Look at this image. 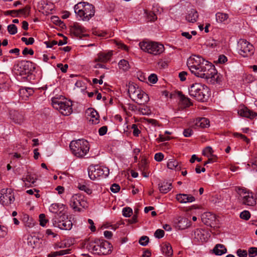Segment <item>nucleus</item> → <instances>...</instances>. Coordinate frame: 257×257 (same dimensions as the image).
<instances>
[{"instance_id":"nucleus-21","label":"nucleus","mask_w":257,"mask_h":257,"mask_svg":"<svg viewBox=\"0 0 257 257\" xmlns=\"http://www.w3.org/2000/svg\"><path fill=\"white\" fill-rule=\"evenodd\" d=\"M177 225L179 229H185L191 225V221L186 217H179Z\"/></svg>"},{"instance_id":"nucleus-33","label":"nucleus","mask_w":257,"mask_h":257,"mask_svg":"<svg viewBox=\"0 0 257 257\" xmlns=\"http://www.w3.org/2000/svg\"><path fill=\"white\" fill-rule=\"evenodd\" d=\"M213 151L211 147H207L205 148L203 151L202 154L207 157H210L213 155Z\"/></svg>"},{"instance_id":"nucleus-20","label":"nucleus","mask_w":257,"mask_h":257,"mask_svg":"<svg viewBox=\"0 0 257 257\" xmlns=\"http://www.w3.org/2000/svg\"><path fill=\"white\" fill-rule=\"evenodd\" d=\"M176 198L181 203L192 202L195 200L194 197L191 195L186 194H177Z\"/></svg>"},{"instance_id":"nucleus-58","label":"nucleus","mask_w":257,"mask_h":257,"mask_svg":"<svg viewBox=\"0 0 257 257\" xmlns=\"http://www.w3.org/2000/svg\"><path fill=\"white\" fill-rule=\"evenodd\" d=\"M192 134L193 131L190 128L185 129L183 132V135L185 137H189L192 135Z\"/></svg>"},{"instance_id":"nucleus-52","label":"nucleus","mask_w":257,"mask_h":257,"mask_svg":"<svg viewBox=\"0 0 257 257\" xmlns=\"http://www.w3.org/2000/svg\"><path fill=\"white\" fill-rule=\"evenodd\" d=\"M155 160L157 162H161L164 158V155L162 153H156L154 157Z\"/></svg>"},{"instance_id":"nucleus-12","label":"nucleus","mask_w":257,"mask_h":257,"mask_svg":"<svg viewBox=\"0 0 257 257\" xmlns=\"http://www.w3.org/2000/svg\"><path fill=\"white\" fill-rule=\"evenodd\" d=\"M87 203L84 199V196L80 194L73 195L70 201V205L75 211H80V207L85 208L87 207Z\"/></svg>"},{"instance_id":"nucleus-19","label":"nucleus","mask_w":257,"mask_h":257,"mask_svg":"<svg viewBox=\"0 0 257 257\" xmlns=\"http://www.w3.org/2000/svg\"><path fill=\"white\" fill-rule=\"evenodd\" d=\"M11 119L13 120V121L17 124H22L24 120L23 115L16 110H11L10 112Z\"/></svg>"},{"instance_id":"nucleus-18","label":"nucleus","mask_w":257,"mask_h":257,"mask_svg":"<svg viewBox=\"0 0 257 257\" xmlns=\"http://www.w3.org/2000/svg\"><path fill=\"white\" fill-rule=\"evenodd\" d=\"M71 30V32L77 37L81 38L82 36H86V35L83 34V33L86 32V29L82 26L77 23H75L73 24Z\"/></svg>"},{"instance_id":"nucleus-9","label":"nucleus","mask_w":257,"mask_h":257,"mask_svg":"<svg viewBox=\"0 0 257 257\" xmlns=\"http://www.w3.org/2000/svg\"><path fill=\"white\" fill-rule=\"evenodd\" d=\"M235 190L238 194L239 201L245 205L254 206L256 204V200L251 192L247 191L245 189L237 187Z\"/></svg>"},{"instance_id":"nucleus-6","label":"nucleus","mask_w":257,"mask_h":257,"mask_svg":"<svg viewBox=\"0 0 257 257\" xmlns=\"http://www.w3.org/2000/svg\"><path fill=\"white\" fill-rule=\"evenodd\" d=\"M209 89L205 85L195 83L189 88V95L197 100L204 101L207 99Z\"/></svg>"},{"instance_id":"nucleus-46","label":"nucleus","mask_w":257,"mask_h":257,"mask_svg":"<svg viewBox=\"0 0 257 257\" xmlns=\"http://www.w3.org/2000/svg\"><path fill=\"white\" fill-rule=\"evenodd\" d=\"M165 232L163 230L158 229H157L154 234L155 236L158 238H161L164 236Z\"/></svg>"},{"instance_id":"nucleus-54","label":"nucleus","mask_w":257,"mask_h":257,"mask_svg":"<svg viewBox=\"0 0 257 257\" xmlns=\"http://www.w3.org/2000/svg\"><path fill=\"white\" fill-rule=\"evenodd\" d=\"M107 131V126H103L99 129L98 133L100 136H103L106 134Z\"/></svg>"},{"instance_id":"nucleus-44","label":"nucleus","mask_w":257,"mask_h":257,"mask_svg":"<svg viewBox=\"0 0 257 257\" xmlns=\"http://www.w3.org/2000/svg\"><path fill=\"white\" fill-rule=\"evenodd\" d=\"M21 40L27 45H32L35 41L34 39L32 37H30L28 39L26 37H22Z\"/></svg>"},{"instance_id":"nucleus-1","label":"nucleus","mask_w":257,"mask_h":257,"mask_svg":"<svg viewBox=\"0 0 257 257\" xmlns=\"http://www.w3.org/2000/svg\"><path fill=\"white\" fill-rule=\"evenodd\" d=\"M187 65L196 76L205 79L211 83L219 82V76L214 66L202 57L193 55L188 59Z\"/></svg>"},{"instance_id":"nucleus-22","label":"nucleus","mask_w":257,"mask_h":257,"mask_svg":"<svg viewBox=\"0 0 257 257\" xmlns=\"http://www.w3.org/2000/svg\"><path fill=\"white\" fill-rule=\"evenodd\" d=\"M198 18V14L196 10L191 9L188 11L186 16V20L190 23H195Z\"/></svg>"},{"instance_id":"nucleus-2","label":"nucleus","mask_w":257,"mask_h":257,"mask_svg":"<svg viewBox=\"0 0 257 257\" xmlns=\"http://www.w3.org/2000/svg\"><path fill=\"white\" fill-rule=\"evenodd\" d=\"M111 247L109 242L98 239L85 240L83 244L84 248H86L93 253L99 255L109 254L111 252Z\"/></svg>"},{"instance_id":"nucleus-42","label":"nucleus","mask_w":257,"mask_h":257,"mask_svg":"<svg viewBox=\"0 0 257 257\" xmlns=\"http://www.w3.org/2000/svg\"><path fill=\"white\" fill-rule=\"evenodd\" d=\"M114 43L117 46L118 48H120L127 51L128 50L127 46L124 45L120 41L114 40Z\"/></svg>"},{"instance_id":"nucleus-56","label":"nucleus","mask_w":257,"mask_h":257,"mask_svg":"<svg viewBox=\"0 0 257 257\" xmlns=\"http://www.w3.org/2000/svg\"><path fill=\"white\" fill-rule=\"evenodd\" d=\"M187 73L186 71H182L179 73V77L181 81H184L186 80V76Z\"/></svg>"},{"instance_id":"nucleus-62","label":"nucleus","mask_w":257,"mask_h":257,"mask_svg":"<svg viewBox=\"0 0 257 257\" xmlns=\"http://www.w3.org/2000/svg\"><path fill=\"white\" fill-rule=\"evenodd\" d=\"M234 136L236 137H240L247 143L249 142V140L243 135L236 133L234 134Z\"/></svg>"},{"instance_id":"nucleus-43","label":"nucleus","mask_w":257,"mask_h":257,"mask_svg":"<svg viewBox=\"0 0 257 257\" xmlns=\"http://www.w3.org/2000/svg\"><path fill=\"white\" fill-rule=\"evenodd\" d=\"M8 233L7 228L0 225V238L5 237Z\"/></svg>"},{"instance_id":"nucleus-32","label":"nucleus","mask_w":257,"mask_h":257,"mask_svg":"<svg viewBox=\"0 0 257 257\" xmlns=\"http://www.w3.org/2000/svg\"><path fill=\"white\" fill-rule=\"evenodd\" d=\"M118 66L120 69L126 71L130 68V65L128 61L124 59L121 60L118 63Z\"/></svg>"},{"instance_id":"nucleus-16","label":"nucleus","mask_w":257,"mask_h":257,"mask_svg":"<svg viewBox=\"0 0 257 257\" xmlns=\"http://www.w3.org/2000/svg\"><path fill=\"white\" fill-rule=\"evenodd\" d=\"M86 113L87 114V119L89 122L94 124L98 123L99 115L95 110L92 108H89L86 110Z\"/></svg>"},{"instance_id":"nucleus-25","label":"nucleus","mask_w":257,"mask_h":257,"mask_svg":"<svg viewBox=\"0 0 257 257\" xmlns=\"http://www.w3.org/2000/svg\"><path fill=\"white\" fill-rule=\"evenodd\" d=\"M160 191L164 194L168 192L172 188V183L163 182L159 184Z\"/></svg>"},{"instance_id":"nucleus-36","label":"nucleus","mask_w":257,"mask_h":257,"mask_svg":"<svg viewBox=\"0 0 257 257\" xmlns=\"http://www.w3.org/2000/svg\"><path fill=\"white\" fill-rule=\"evenodd\" d=\"M78 188L82 191H84L87 194H91L92 193V190L90 189L88 186L83 184H79Z\"/></svg>"},{"instance_id":"nucleus-45","label":"nucleus","mask_w":257,"mask_h":257,"mask_svg":"<svg viewBox=\"0 0 257 257\" xmlns=\"http://www.w3.org/2000/svg\"><path fill=\"white\" fill-rule=\"evenodd\" d=\"M59 206L58 204L53 203L49 207V210L53 213H56L59 210Z\"/></svg>"},{"instance_id":"nucleus-29","label":"nucleus","mask_w":257,"mask_h":257,"mask_svg":"<svg viewBox=\"0 0 257 257\" xmlns=\"http://www.w3.org/2000/svg\"><path fill=\"white\" fill-rule=\"evenodd\" d=\"M178 162L174 159H170L167 163V167L171 170L179 171L181 168L178 165Z\"/></svg>"},{"instance_id":"nucleus-59","label":"nucleus","mask_w":257,"mask_h":257,"mask_svg":"<svg viewBox=\"0 0 257 257\" xmlns=\"http://www.w3.org/2000/svg\"><path fill=\"white\" fill-rule=\"evenodd\" d=\"M29 11H30L29 7H26L24 9L19 10V14L25 15L28 14L29 13Z\"/></svg>"},{"instance_id":"nucleus-10","label":"nucleus","mask_w":257,"mask_h":257,"mask_svg":"<svg viewBox=\"0 0 257 257\" xmlns=\"http://www.w3.org/2000/svg\"><path fill=\"white\" fill-rule=\"evenodd\" d=\"M88 176L91 180H94L98 177H106L109 174V169L98 165L90 166L88 169Z\"/></svg>"},{"instance_id":"nucleus-50","label":"nucleus","mask_w":257,"mask_h":257,"mask_svg":"<svg viewBox=\"0 0 257 257\" xmlns=\"http://www.w3.org/2000/svg\"><path fill=\"white\" fill-rule=\"evenodd\" d=\"M57 67L60 68L61 71L63 73H65L67 72V70L68 68V66L67 64L63 65L62 63H59L57 65Z\"/></svg>"},{"instance_id":"nucleus-60","label":"nucleus","mask_w":257,"mask_h":257,"mask_svg":"<svg viewBox=\"0 0 257 257\" xmlns=\"http://www.w3.org/2000/svg\"><path fill=\"white\" fill-rule=\"evenodd\" d=\"M45 43L48 48H52L53 46L57 44V41L53 40L52 41L45 42Z\"/></svg>"},{"instance_id":"nucleus-5","label":"nucleus","mask_w":257,"mask_h":257,"mask_svg":"<svg viewBox=\"0 0 257 257\" xmlns=\"http://www.w3.org/2000/svg\"><path fill=\"white\" fill-rule=\"evenodd\" d=\"M53 107L64 115H69L72 112V102L61 96L52 98Z\"/></svg>"},{"instance_id":"nucleus-31","label":"nucleus","mask_w":257,"mask_h":257,"mask_svg":"<svg viewBox=\"0 0 257 257\" xmlns=\"http://www.w3.org/2000/svg\"><path fill=\"white\" fill-rule=\"evenodd\" d=\"M228 15L226 13L218 12L216 14V20L218 23H222L228 18Z\"/></svg>"},{"instance_id":"nucleus-7","label":"nucleus","mask_w":257,"mask_h":257,"mask_svg":"<svg viewBox=\"0 0 257 257\" xmlns=\"http://www.w3.org/2000/svg\"><path fill=\"white\" fill-rule=\"evenodd\" d=\"M128 93L130 98L140 105L144 104L149 100L148 95L141 88L134 84H129Z\"/></svg>"},{"instance_id":"nucleus-28","label":"nucleus","mask_w":257,"mask_h":257,"mask_svg":"<svg viewBox=\"0 0 257 257\" xmlns=\"http://www.w3.org/2000/svg\"><path fill=\"white\" fill-rule=\"evenodd\" d=\"M178 95L179 97L180 103L183 105V107H188L191 105L190 99L186 97L182 92H178Z\"/></svg>"},{"instance_id":"nucleus-40","label":"nucleus","mask_w":257,"mask_h":257,"mask_svg":"<svg viewBox=\"0 0 257 257\" xmlns=\"http://www.w3.org/2000/svg\"><path fill=\"white\" fill-rule=\"evenodd\" d=\"M40 224L42 226H45L47 223L48 220L46 219V216L44 214H40L39 215Z\"/></svg>"},{"instance_id":"nucleus-13","label":"nucleus","mask_w":257,"mask_h":257,"mask_svg":"<svg viewBox=\"0 0 257 257\" xmlns=\"http://www.w3.org/2000/svg\"><path fill=\"white\" fill-rule=\"evenodd\" d=\"M14 201V194L12 189H3L0 191V203L3 205L9 206Z\"/></svg>"},{"instance_id":"nucleus-64","label":"nucleus","mask_w":257,"mask_h":257,"mask_svg":"<svg viewBox=\"0 0 257 257\" xmlns=\"http://www.w3.org/2000/svg\"><path fill=\"white\" fill-rule=\"evenodd\" d=\"M70 251V250L69 249L57 251V252H58L57 254H58V256L63 255L64 254L69 253Z\"/></svg>"},{"instance_id":"nucleus-51","label":"nucleus","mask_w":257,"mask_h":257,"mask_svg":"<svg viewBox=\"0 0 257 257\" xmlns=\"http://www.w3.org/2000/svg\"><path fill=\"white\" fill-rule=\"evenodd\" d=\"M148 80L150 82L155 83L157 82L158 80V78L156 74H152L151 75L149 76Z\"/></svg>"},{"instance_id":"nucleus-55","label":"nucleus","mask_w":257,"mask_h":257,"mask_svg":"<svg viewBox=\"0 0 257 257\" xmlns=\"http://www.w3.org/2000/svg\"><path fill=\"white\" fill-rule=\"evenodd\" d=\"M34 53V51L32 49H29L28 48H25L22 52V53L24 55H26L27 54L33 55Z\"/></svg>"},{"instance_id":"nucleus-8","label":"nucleus","mask_w":257,"mask_h":257,"mask_svg":"<svg viewBox=\"0 0 257 257\" xmlns=\"http://www.w3.org/2000/svg\"><path fill=\"white\" fill-rule=\"evenodd\" d=\"M139 46L143 51L153 55H158L164 51V45L157 42L143 41L140 42Z\"/></svg>"},{"instance_id":"nucleus-35","label":"nucleus","mask_w":257,"mask_h":257,"mask_svg":"<svg viewBox=\"0 0 257 257\" xmlns=\"http://www.w3.org/2000/svg\"><path fill=\"white\" fill-rule=\"evenodd\" d=\"M146 14H147V19L148 21L154 22L155 20H156L157 19L156 15L152 12H149L147 13Z\"/></svg>"},{"instance_id":"nucleus-4","label":"nucleus","mask_w":257,"mask_h":257,"mask_svg":"<svg viewBox=\"0 0 257 257\" xmlns=\"http://www.w3.org/2000/svg\"><path fill=\"white\" fill-rule=\"evenodd\" d=\"M69 147L72 153L78 158L85 156L89 150V143L84 139L71 141Z\"/></svg>"},{"instance_id":"nucleus-57","label":"nucleus","mask_w":257,"mask_h":257,"mask_svg":"<svg viewBox=\"0 0 257 257\" xmlns=\"http://www.w3.org/2000/svg\"><path fill=\"white\" fill-rule=\"evenodd\" d=\"M170 140L169 137H165L163 135H160L159 137L157 139L158 142H162Z\"/></svg>"},{"instance_id":"nucleus-48","label":"nucleus","mask_w":257,"mask_h":257,"mask_svg":"<svg viewBox=\"0 0 257 257\" xmlns=\"http://www.w3.org/2000/svg\"><path fill=\"white\" fill-rule=\"evenodd\" d=\"M132 128L133 130V135L136 137L139 136L141 133V131L138 128L137 125L136 124H133L132 126Z\"/></svg>"},{"instance_id":"nucleus-37","label":"nucleus","mask_w":257,"mask_h":257,"mask_svg":"<svg viewBox=\"0 0 257 257\" xmlns=\"http://www.w3.org/2000/svg\"><path fill=\"white\" fill-rule=\"evenodd\" d=\"M8 31L11 35H15L17 33V28L14 24H11L8 26Z\"/></svg>"},{"instance_id":"nucleus-34","label":"nucleus","mask_w":257,"mask_h":257,"mask_svg":"<svg viewBox=\"0 0 257 257\" xmlns=\"http://www.w3.org/2000/svg\"><path fill=\"white\" fill-rule=\"evenodd\" d=\"M133 214V210L130 207H125L122 209V215L125 217H130Z\"/></svg>"},{"instance_id":"nucleus-53","label":"nucleus","mask_w":257,"mask_h":257,"mask_svg":"<svg viewBox=\"0 0 257 257\" xmlns=\"http://www.w3.org/2000/svg\"><path fill=\"white\" fill-rule=\"evenodd\" d=\"M119 190L120 187L116 184H113L110 187V190L113 193H117L119 191Z\"/></svg>"},{"instance_id":"nucleus-23","label":"nucleus","mask_w":257,"mask_h":257,"mask_svg":"<svg viewBox=\"0 0 257 257\" xmlns=\"http://www.w3.org/2000/svg\"><path fill=\"white\" fill-rule=\"evenodd\" d=\"M112 55V52H109L107 53H99L98 54V57L95 59V61L101 62H106L109 60Z\"/></svg>"},{"instance_id":"nucleus-39","label":"nucleus","mask_w":257,"mask_h":257,"mask_svg":"<svg viewBox=\"0 0 257 257\" xmlns=\"http://www.w3.org/2000/svg\"><path fill=\"white\" fill-rule=\"evenodd\" d=\"M149 241V238L147 236H142L139 240V243L143 246H146Z\"/></svg>"},{"instance_id":"nucleus-38","label":"nucleus","mask_w":257,"mask_h":257,"mask_svg":"<svg viewBox=\"0 0 257 257\" xmlns=\"http://www.w3.org/2000/svg\"><path fill=\"white\" fill-rule=\"evenodd\" d=\"M240 217L245 220H248L250 217V214L248 211L244 210L240 213Z\"/></svg>"},{"instance_id":"nucleus-47","label":"nucleus","mask_w":257,"mask_h":257,"mask_svg":"<svg viewBox=\"0 0 257 257\" xmlns=\"http://www.w3.org/2000/svg\"><path fill=\"white\" fill-rule=\"evenodd\" d=\"M236 254L239 257H246L247 252L246 250L238 249L236 251Z\"/></svg>"},{"instance_id":"nucleus-26","label":"nucleus","mask_w":257,"mask_h":257,"mask_svg":"<svg viewBox=\"0 0 257 257\" xmlns=\"http://www.w3.org/2000/svg\"><path fill=\"white\" fill-rule=\"evenodd\" d=\"M238 113L241 116L251 118L253 116V112L250 111L247 107H243L239 108L238 111Z\"/></svg>"},{"instance_id":"nucleus-17","label":"nucleus","mask_w":257,"mask_h":257,"mask_svg":"<svg viewBox=\"0 0 257 257\" xmlns=\"http://www.w3.org/2000/svg\"><path fill=\"white\" fill-rule=\"evenodd\" d=\"M202 222L207 226H212L216 220L215 215L210 212L205 213L202 215Z\"/></svg>"},{"instance_id":"nucleus-41","label":"nucleus","mask_w":257,"mask_h":257,"mask_svg":"<svg viewBox=\"0 0 257 257\" xmlns=\"http://www.w3.org/2000/svg\"><path fill=\"white\" fill-rule=\"evenodd\" d=\"M248 255L250 257H254L257 255V247H251L248 250Z\"/></svg>"},{"instance_id":"nucleus-27","label":"nucleus","mask_w":257,"mask_h":257,"mask_svg":"<svg viewBox=\"0 0 257 257\" xmlns=\"http://www.w3.org/2000/svg\"><path fill=\"white\" fill-rule=\"evenodd\" d=\"M195 125L202 128L206 127L209 125V120L205 117L199 118L196 120Z\"/></svg>"},{"instance_id":"nucleus-3","label":"nucleus","mask_w":257,"mask_h":257,"mask_svg":"<svg viewBox=\"0 0 257 257\" xmlns=\"http://www.w3.org/2000/svg\"><path fill=\"white\" fill-rule=\"evenodd\" d=\"M74 12L80 20L84 21H89L94 16V7L86 2H80L75 5Z\"/></svg>"},{"instance_id":"nucleus-24","label":"nucleus","mask_w":257,"mask_h":257,"mask_svg":"<svg viewBox=\"0 0 257 257\" xmlns=\"http://www.w3.org/2000/svg\"><path fill=\"white\" fill-rule=\"evenodd\" d=\"M213 252L217 255H221L227 251V249L223 244H217L213 249Z\"/></svg>"},{"instance_id":"nucleus-63","label":"nucleus","mask_w":257,"mask_h":257,"mask_svg":"<svg viewBox=\"0 0 257 257\" xmlns=\"http://www.w3.org/2000/svg\"><path fill=\"white\" fill-rule=\"evenodd\" d=\"M227 57L225 56L222 55H220L219 56V58L218 59V62L219 63H224L225 62H226L227 61Z\"/></svg>"},{"instance_id":"nucleus-61","label":"nucleus","mask_w":257,"mask_h":257,"mask_svg":"<svg viewBox=\"0 0 257 257\" xmlns=\"http://www.w3.org/2000/svg\"><path fill=\"white\" fill-rule=\"evenodd\" d=\"M127 221L130 224L135 223L138 222L137 214H134L131 219H128Z\"/></svg>"},{"instance_id":"nucleus-30","label":"nucleus","mask_w":257,"mask_h":257,"mask_svg":"<svg viewBox=\"0 0 257 257\" xmlns=\"http://www.w3.org/2000/svg\"><path fill=\"white\" fill-rule=\"evenodd\" d=\"M162 252L168 256L173 255L172 247L170 243H165L162 248Z\"/></svg>"},{"instance_id":"nucleus-49","label":"nucleus","mask_w":257,"mask_h":257,"mask_svg":"<svg viewBox=\"0 0 257 257\" xmlns=\"http://www.w3.org/2000/svg\"><path fill=\"white\" fill-rule=\"evenodd\" d=\"M36 178L31 175H28L25 179V181L31 184H34Z\"/></svg>"},{"instance_id":"nucleus-14","label":"nucleus","mask_w":257,"mask_h":257,"mask_svg":"<svg viewBox=\"0 0 257 257\" xmlns=\"http://www.w3.org/2000/svg\"><path fill=\"white\" fill-rule=\"evenodd\" d=\"M208 233L207 231L201 228L195 229L191 234V237L194 242H205L208 239Z\"/></svg>"},{"instance_id":"nucleus-15","label":"nucleus","mask_w":257,"mask_h":257,"mask_svg":"<svg viewBox=\"0 0 257 257\" xmlns=\"http://www.w3.org/2000/svg\"><path fill=\"white\" fill-rule=\"evenodd\" d=\"M53 224L54 226H57L62 230H69L71 229L72 226L71 221L67 217H66L65 215L62 216L61 220L58 221L56 220L53 221Z\"/></svg>"},{"instance_id":"nucleus-11","label":"nucleus","mask_w":257,"mask_h":257,"mask_svg":"<svg viewBox=\"0 0 257 257\" xmlns=\"http://www.w3.org/2000/svg\"><path fill=\"white\" fill-rule=\"evenodd\" d=\"M237 47L238 53L243 57H249L254 53L253 45L245 39H239Z\"/></svg>"}]
</instances>
